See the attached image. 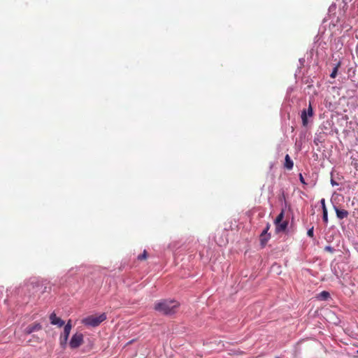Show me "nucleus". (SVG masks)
<instances>
[{
    "label": "nucleus",
    "instance_id": "nucleus-1",
    "mask_svg": "<svg viewBox=\"0 0 358 358\" xmlns=\"http://www.w3.org/2000/svg\"><path fill=\"white\" fill-rule=\"evenodd\" d=\"M179 305L175 300L164 299L155 303V310L163 315H169L177 312Z\"/></svg>",
    "mask_w": 358,
    "mask_h": 358
},
{
    "label": "nucleus",
    "instance_id": "nucleus-2",
    "mask_svg": "<svg viewBox=\"0 0 358 358\" xmlns=\"http://www.w3.org/2000/svg\"><path fill=\"white\" fill-rule=\"evenodd\" d=\"M106 320V313H101V315H90L84 318L82 321L83 324L85 326L95 327L99 326L102 322Z\"/></svg>",
    "mask_w": 358,
    "mask_h": 358
},
{
    "label": "nucleus",
    "instance_id": "nucleus-3",
    "mask_svg": "<svg viewBox=\"0 0 358 358\" xmlns=\"http://www.w3.org/2000/svg\"><path fill=\"white\" fill-rule=\"evenodd\" d=\"M72 328V325L71 323V320H69L64 326V331L60 336V345L62 347L64 348L69 339V336Z\"/></svg>",
    "mask_w": 358,
    "mask_h": 358
},
{
    "label": "nucleus",
    "instance_id": "nucleus-4",
    "mask_svg": "<svg viewBox=\"0 0 358 358\" xmlns=\"http://www.w3.org/2000/svg\"><path fill=\"white\" fill-rule=\"evenodd\" d=\"M83 343V335L81 333H76L71 337L69 345L71 348L76 349L82 345Z\"/></svg>",
    "mask_w": 358,
    "mask_h": 358
},
{
    "label": "nucleus",
    "instance_id": "nucleus-5",
    "mask_svg": "<svg viewBox=\"0 0 358 358\" xmlns=\"http://www.w3.org/2000/svg\"><path fill=\"white\" fill-rule=\"evenodd\" d=\"M313 115V108L311 106V104L310 103L308 110H303L301 112V120L303 122V126H306L308 124V116L311 117Z\"/></svg>",
    "mask_w": 358,
    "mask_h": 358
},
{
    "label": "nucleus",
    "instance_id": "nucleus-6",
    "mask_svg": "<svg viewBox=\"0 0 358 358\" xmlns=\"http://www.w3.org/2000/svg\"><path fill=\"white\" fill-rule=\"evenodd\" d=\"M50 323L53 325H57L59 327H62L64 324V321L61 318L57 317L55 313H52L50 315Z\"/></svg>",
    "mask_w": 358,
    "mask_h": 358
},
{
    "label": "nucleus",
    "instance_id": "nucleus-7",
    "mask_svg": "<svg viewBox=\"0 0 358 358\" xmlns=\"http://www.w3.org/2000/svg\"><path fill=\"white\" fill-rule=\"evenodd\" d=\"M42 326L39 323H36L34 324L29 325L24 329V332L27 334H30L34 331H37L41 329Z\"/></svg>",
    "mask_w": 358,
    "mask_h": 358
},
{
    "label": "nucleus",
    "instance_id": "nucleus-8",
    "mask_svg": "<svg viewBox=\"0 0 358 358\" xmlns=\"http://www.w3.org/2000/svg\"><path fill=\"white\" fill-rule=\"evenodd\" d=\"M334 209H335L337 217L340 220L347 217L349 214L348 210H346L339 209L336 206H334Z\"/></svg>",
    "mask_w": 358,
    "mask_h": 358
},
{
    "label": "nucleus",
    "instance_id": "nucleus-9",
    "mask_svg": "<svg viewBox=\"0 0 358 358\" xmlns=\"http://www.w3.org/2000/svg\"><path fill=\"white\" fill-rule=\"evenodd\" d=\"M276 227V231L278 232L285 231L287 227L288 222L287 221H282L279 224H275Z\"/></svg>",
    "mask_w": 358,
    "mask_h": 358
},
{
    "label": "nucleus",
    "instance_id": "nucleus-10",
    "mask_svg": "<svg viewBox=\"0 0 358 358\" xmlns=\"http://www.w3.org/2000/svg\"><path fill=\"white\" fill-rule=\"evenodd\" d=\"M284 166L288 170H291L293 168L294 163L293 161L291 159L290 157L289 156V155H286L285 156Z\"/></svg>",
    "mask_w": 358,
    "mask_h": 358
},
{
    "label": "nucleus",
    "instance_id": "nucleus-11",
    "mask_svg": "<svg viewBox=\"0 0 358 358\" xmlns=\"http://www.w3.org/2000/svg\"><path fill=\"white\" fill-rule=\"evenodd\" d=\"M35 282H31L28 283H25L24 285L22 287V292L28 291L29 292H31V290H33L35 289Z\"/></svg>",
    "mask_w": 358,
    "mask_h": 358
},
{
    "label": "nucleus",
    "instance_id": "nucleus-12",
    "mask_svg": "<svg viewBox=\"0 0 358 358\" xmlns=\"http://www.w3.org/2000/svg\"><path fill=\"white\" fill-rule=\"evenodd\" d=\"M329 298L330 294L327 291H322L317 296V299L322 301H327Z\"/></svg>",
    "mask_w": 358,
    "mask_h": 358
},
{
    "label": "nucleus",
    "instance_id": "nucleus-13",
    "mask_svg": "<svg viewBox=\"0 0 358 358\" xmlns=\"http://www.w3.org/2000/svg\"><path fill=\"white\" fill-rule=\"evenodd\" d=\"M341 66V62H337L336 64H335V66L334 67L332 72L330 74V77L332 78H335L338 73V70Z\"/></svg>",
    "mask_w": 358,
    "mask_h": 358
},
{
    "label": "nucleus",
    "instance_id": "nucleus-14",
    "mask_svg": "<svg viewBox=\"0 0 358 358\" xmlns=\"http://www.w3.org/2000/svg\"><path fill=\"white\" fill-rule=\"evenodd\" d=\"M270 238H271V235L263 236V234H261L260 241H261V245L262 247H264L266 245V244L267 243V242L270 239Z\"/></svg>",
    "mask_w": 358,
    "mask_h": 358
},
{
    "label": "nucleus",
    "instance_id": "nucleus-15",
    "mask_svg": "<svg viewBox=\"0 0 358 358\" xmlns=\"http://www.w3.org/2000/svg\"><path fill=\"white\" fill-rule=\"evenodd\" d=\"M285 216V210L282 209L274 221V224H279L282 221Z\"/></svg>",
    "mask_w": 358,
    "mask_h": 358
},
{
    "label": "nucleus",
    "instance_id": "nucleus-16",
    "mask_svg": "<svg viewBox=\"0 0 358 358\" xmlns=\"http://www.w3.org/2000/svg\"><path fill=\"white\" fill-rule=\"evenodd\" d=\"M322 220L323 222L327 224L328 223V212L327 209H324V211H322Z\"/></svg>",
    "mask_w": 358,
    "mask_h": 358
},
{
    "label": "nucleus",
    "instance_id": "nucleus-17",
    "mask_svg": "<svg viewBox=\"0 0 358 358\" xmlns=\"http://www.w3.org/2000/svg\"><path fill=\"white\" fill-rule=\"evenodd\" d=\"M307 235H308V236H309L310 238H313V236H314V227H312L311 228H310L308 230Z\"/></svg>",
    "mask_w": 358,
    "mask_h": 358
},
{
    "label": "nucleus",
    "instance_id": "nucleus-18",
    "mask_svg": "<svg viewBox=\"0 0 358 358\" xmlns=\"http://www.w3.org/2000/svg\"><path fill=\"white\" fill-rule=\"evenodd\" d=\"M147 258V252L146 250H144L143 251V253L142 255H140L138 256V260H143V259H145Z\"/></svg>",
    "mask_w": 358,
    "mask_h": 358
},
{
    "label": "nucleus",
    "instance_id": "nucleus-19",
    "mask_svg": "<svg viewBox=\"0 0 358 358\" xmlns=\"http://www.w3.org/2000/svg\"><path fill=\"white\" fill-rule=\"evenodd\" d=\"M270 228V224L268 223H267L265 229L263 230V231L262 232V234H263V236H266V235H270V234H268V231Z\"/></svg>",
    "mask_w": 358,
    "mask_h": 358
},
{
    "label": "nucleus",
    "instance_id": "nucleus-20",
    "mask_svg": "<svg viewBox=\"0 0 358 358\" xmlns=\"http://www.w3.org/2000/svg\"><path fill=\"white\" fill-rule=\"evenodd\" d=\"M320 203H321L322 211H324V209H327L326 205H325V199H322L320 200Z\"/></svg>",
    "mask_w": 358,
    "mask_h": 358
},
{
    "label": "nucleus",
    "instance_id": "nucleus-21",
    "mask_svg": "<svg viewBox=\"0 0 358 358\" xmlns=\"http://www.w3.org/2000/svg\"><path fill=\"white\" fill-rule=\"evenodd\" d=\"M324 250L330 252H334L335 251V250L331 246L329 245L326 246Z\"/></svg>",
    "mask_w": 358,
    "mask_h": 358
},
{
    "label": "nucleus",
    "instance_id": "nucleus-22",
    "mask_svg": "<svg viewBox=\"0 0 358 358\" xmlns=\"http://www.w3.org/2000/svg\"><path fill=\"white\" fill-rule=\"evenodd\" d=\"M331 184L332 186H335V185H338L334 179L331 180Z\"/></svg>",
    "mask_w": 358,
    "mask_h": 358
},
{
    "label": "nucleus",
    "instance_id": "nucleus-23",
    "mask_svg": "<svg viewBox=\"0 0 358 358\" xmlns=\"http://www.w3.org/2000/svg\"><path fill=\"white\" fill-rule=\"evenodd\" d=\"M300 180H301V182L305 183L304 179H303V178L301 174H300Z\"/></svg>",
    "mask_w": 358,
    "mask_h": 358
},
{
    "label": "nucleus",
    "instance_id": "nucleus-24",
    "mask_svg": "<svg viewBox=\"0 0 358 358\" xmlns=\"http://www.w3.org/2000/svg\"><path fill=\"white\" fill-rule=\"evenodd\" d=\"M352 0H343V2L345 3V4H347L349 2H350Z\"/></svg>",
    "mask_w": 358,
    "mask_h": 358
},
{
    "label": "nucleus",
    "instance_id": "nucleus-25",
    "mask_svg": "<svg viewBox=\"0 0 358 358\" xmlns=\"http://www.w3.org/2000/svg\"><path fill=\"white\" fill-rule=\"evenodd\" d=\"M304 61H305V60H304V59H299V62H300L301 64H303V63L304 62Z\"/></svg>",
    "mask_w": 358,
    "mask_h": 358
},
{
    "label": "nucleus",
    "instance_id": "nucleus-26",
    "mask_svg": "<svg viewBox=\"0 0 358 358\" xmlns=\"http://www.w3.org/2000/svg\"><path fill=\"white\" fill-rule=\"evenodd\" d=\"M277 358H279V357H277Z\"/></svg>",
    "mask_w": 358,
    "mask_h": 358
}]
</instances>
